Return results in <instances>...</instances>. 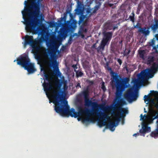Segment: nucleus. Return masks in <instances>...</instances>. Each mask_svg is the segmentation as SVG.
Returning a JSON list of instances; mask_svg holds the SVG:
<instances>
[{"instance_id": "nucleus-1", "label": "nucleus", "mask_w": 158, "mask_h": 158, "mask_svg": "<svg viewBox=\"0 0 158 158\" xmlns=\"http://www.w3.org/2000/svg\"><path fill=\"white\" fill-rule=\"evenodd\" d=\"M84 99L85 105L88 106H91L93 108L92 110H91L88 108L83 109L81 107H80L78 108V111L77 112L75 111L73 108H72L70 110L69 108L68 113L64 114V116L70 115L72 117L76 118L77 117L85 115L86 117L84 119L83 121H93V118L90 117V116L92 115H97L99 117L98 124L99 127H102L106 125V119L109 118L108 114L99 111V105L97 102H93L89 99V98Z\"/></svg>"}, {"instance_id": "nucleus-2", "label": "nucleus", "mask_w": 158, "mask_h": 158, "mask_svg": "<svg viewBox=\"0 0 158 158\" xmlns=\"http://www.w3.org/2000/svg\"><path fill=\"white\" fill-rule=\"evenodd\" d=\"M60 81L58 80L56 81L55 86L57 89L53 91L51 97L53 99V102L55 105L54 109L56 112L64 116V114L68 113L70 107L67 101L62 99L63 98L64 91L61 89V87L63 84V89L65 90L67 89L66 81L62 80L60 82Z\"/></svg>"}, {"instance_id": "nucleus-3", "label": "nucleus", "mask_w": 158, "mask_h": 158, "mask_svg": "<svg viewBox=\"0 0 158 158\" xmlns=\"http://www.w3.org/2000/svg\"><path fill=\"white\" fill-rule=\"evenodd\" d=\"M111 76L112 79L111 81L116 84V97L117 99L119 100L122 92L127 87L126 84L127 83L129 79L127 78L125 79L121 80V77L120 75L113 71L111 72ZM125 103V102L123 100H120L117 102L115 105L114 110L117 111V113L115 115L116 117H118L119 115H121V117H123L124 114H126L128 113L127 108H123L122 106Z\"/></svg>"}, {"instance_id": "nucleus-4", "label": "nucleus", "mask_w": 158, "mask_h": 158, "mask_svg": "<svg viewBox=\"0 0 158 158\" xmlns=\"http://www.w3.org/2000/svg\"><path fill=\"white\" fill-rule=\"evenodd\" d=\"M37 2H33L31 6L25 7L24 11L22 12L23 18L24 20L23 23L26 25V29L27 31H32L33 33H37L40 30V28L36 29V24L33 22V16L39 17L40 16V8L39 1Z\"/></svg>"}, {"instance_id": "nucleus-5", "label": "nucleus", "mask_w": 158, "mask_h": 158, "mask_svg": "<svg viewBox=\"0 0 158 158\" xmlns=\"http://www.w3.org/2000/svg\"><path fill=\"white\" fill-rule=\"evenodd\" d=\"M40 19H38L36 22H35L33 20V22L36 24V29L40 28V30L37 31V33H34V34H36L39 32L38 34H41V37L39 39H33V37L32 36H30L28 35H26L24 37L25 42L24 43V46H26L27 45H30L32 48V51L33 52H38L41 48V46L39 45V44H41L44 40V37H43L44 35V32H43V30L40 28V27H37V26L38 24H39ZM25 27V29L26 31L28 32H31L33 34L32 31H27L26 29V25Z\"/></svg>"}, {"instance_id": "nucleus-6", "label": "nucleus", "mask_w": 158, "mask_h": 158, "mask_svg": "<svg viewBox=\"0 0 158 158\" xmlns=\"http://www.w3.org/2000/svg\"><path fill=\"white\" fill-rule=\"evenodd\" d=\"M16 61L17 64L21 65L24 69L27 70L29 74L34 73L36 71L34 66V64L31 62L30 59L27 55L22 56L15 60L14 62Z\"/></svg>"}, {"instance_id": "nucleus-7", "label": "nucleus", "mask_w": 158, "mask_h": 158, "mask_svg": "<svg viewBox=\"0 0 158 158\" xmlns=\"http://www.w3.org/2000/svg\"><path fill=\"white\" fill-rule=\"evenodd\" d=\"M151 70L150 69H145L142 71L140 73V77L139 78V80L134 79L132 81L134 84L137 86L139 85L142 82L145 81H147L148 78L152 77V76L150 73Z\"/></svg>"}, {"instance_id": "nucleus-8", "label": "nucleus", "mask_w": 158, "mask_h": 158, "mask_svg": "<svg viewBox=\"0 0 158 158\" xmlns=\"http://www.w3.org/2000/svg\"><path fill=\"white\" fill-rule=\"evenodd\" d=\"M58 48V46H57L52 45L50 46V48L48 50V53L51 54V59L49 61H48L47 60H45V63L46 65H47L51 67H52L54 69H57L58 71H59L58 69V64L57 62V61L56 59L53 58L52 57V54Z\"/></svg>"}, {"instance_id": "nucleus-9", "label": "nucleus", "mask_w": 158, "mask_h": 158, "mask_svg": "<svg viewBox=\"0 0 158 158\" xmlns=\"http://www.w3.org/2000/svg\"><path fill=\"white\" fill-rule=\"evenodd\" d=\"M112 37V34L111 32H107L104 34V37L101 42L100 46L97 48L98 53L102 52L104 51L105 46L109 44Z\"/></svg>"}, {"instance_id": "nucleus-10", "label": "nucleus", "mask_w": 158, "mask_h": 158, "mask_svg": "<svg viewBox=\"0 0 158 158\" xmlns=\"http://www.w3.org/2000/svg\"><path fill=\"white\" fill-rule=\"evenodd\" d=\"M45 79L44 81L43 84V86L44 88V91L46 93V94L48 97V94L47 92L52 90L53 88L52 83L50 80H52V78L50 77L48 74L44 75Z\"/></svg>"}, {"instance_id": "nucleus-11", "label": "nucleus", "mask_w": 158, "mask_h": 158, "mask_svg": "<svg viewBox=\"0 0 158 158\" xmlns=\"http://www.w3.org/2000/svg\"><path fill=\"white\" fill-rule=\"evenodd\" d=\"M137 96V94L132 89L127 90L124 95V98L130 102H131L133 100H136Z\"/></svg>"}, {"instance_id": "nucleus-12", "label": "nucleus", "mask_w": 158, "mask_h": 158, "mask_svg": "<svg viewBox=\"0 0 158 158\" xmlns=\"http://www.w3.org/2000/svg\"><path fill=\"white\" fill-rule=\"evenodd\" d=\"M97 5L95 6L94 8L92 9L90 8H88L86 9V11L87 15H89L88 17H90L93 14L95 13L100 8L101 5V3L98 2L97 3Z\"/></svg>"}, {"instance_id": "nucleus-13", "label": "nucleus", "mask_w": 158, "mask_h": 158, "mask_svg": "<svg viewBox=\"0 0 158 158\" xmlns=\"http://www.w3.org/2000/svg\"><path fill=\"white\" fill-rule=\"evenodd\" d=\"M89 86H87L86 88L82 91L79 94L81 96H83L85 99L89 98Z\"/></svg>"}, {"instance_id": "nucleus-14", "label": "nucleus", "mask_w": 158, "mask_h": 158, "mask_svg": "<svg viewBox=\"0 0 158 158\" xmlns=\"http://www.w3.org/2000/svg\"><path fill=\"white\" fill-rule=\"evenodd\" d=\"M154 23L152 24L150 27L153 33H155L158 29V20L156 18H154Z\"/></svg>"}, {"instance_id": "nucleus-15", "label": "nucleus", "mask_w": 158, "mask_h": 158, "mask_svg": "<svg viewBox=\"0 0 158 158\" xmlns=\"http://www.w3.org/2000/svg\"><path fill=\"white\" fill-rule=\"evenodd\" d=\"M65 27L69 29H73L75 26V23L74 21H68L65 24Z\"/></svg>"}, {"instance_id": "nucleus-16", "label": "nucleus", "mask_w": 158, "mask_h": 158, "mask_svg": "<svg viewBox=\"0 0 158 158\" xmlns=\"http://www.w3.org/2000/svg\"><path fill=\"white\" fill-rule=\"evenodd\" d=\"M156 123V128L153 131H152L150 134V136L154 138H157L158 137V120H157Z\"/></svg>"}, {"instance_id": "nucleus-17", "label": "nucleus", "mask_w": 158, "mask_h": 158, "mask_svg": "<svg viewBox=\"0 0 158 158\" xmlns=\"http://www.w3.org/2000/svg\"><path fill=\"white\" fill-rule=\"evenodd\" d=\"M138 51L140 58L143 60H144L146 58V52L145 50H139Z\"/></svg>"}, {"instance_id": "nucleus-18", "label": "nucleus", "mask_w": 158, "mask_h": 158, "mask_svg": "<svg viewBox=\"0 0 158 158\" xmlns=\"http://www.w3.org/2000/svg\"><path fill=\"white\" fill-rule=\"evenodd\" d=\"M149 27L147 28L146 27L141 28L139 30V31L145 35H147L149 34L150 31H149Z\"/></svg>"}, {"instance_id": "nucleus-19", "label": "nucleus", "mask_w": 158, "mask_h": 158, "mask_svg": "<svg viewBox=\"0 0 158 158\" xmlns=\"http://www.w3.org/2000/svg\"><path fill=\"white\" fill-rule=\"evenodd\" d=\"M149 27L147 28L146 27L141 28L139 30V31L145 35H147L149 34L150 31H149Z\"/></svg>"}, {"instance_id": "nucleus-20", "label": "nucleus", "mask_w": 158, "mask_h": 158, "mask_svg": "<svg viewBox=\"0 0 158 158\" xmlns=\"http://www.w3.org/2000/svg\"><path fill=\"white\" fill-rule=\"evenodd\" d=\"M116 126V125L115 123L112 122H109L108 124L106 125V127L112 131H113L114 130V127Z\"/></svg>"}, {"instance_id": "nucleus-21", "label": "nucleus", "mask_w": 158, "mask_h": 158, "mask_svg": "<svg viewBox=\"0 0 158 158\" xmlns=\"http://www.w3.org/2000/svg\"><path fill=\"white\" fill-rule=\"evenodd\" d=\"M76 73V77L77 78L81 77L83 76L84 74L81 69H78L77 70H75Z\"/></svg>"}, {"instance_id": "nucleus-22", "label": "nucleus", "mask_w": 158, "mask_h": 158, "mask_svg": "<svg viewBox=\"0 0 158 158\" xmlns=\"http://www.w3.org/2000/svg\"><path fill=\"white\" fill-rule=\"evenodd\" d=\"M80 29L81 31L79 33V34L81 36L82 38H83L85 36L83 34V33H86L87 31L88 30L87 28H85L82 26H81Z\"/></svg>"}, {"instance_id": "nucleus-23", "label": "nucleus", "mask_w": 158, "mask_h": 158, "mask_svg": "<svg viewBox=\"0 0 158 158\" xmlns=\"http://www.w3.org/2000/svg\"><path fill=\"white\" fill-rule=\"evenodd\" d=\"M154 60V57L152 55H149L148 56V60L147 61V64H151Z\"/></svg>"}, {"instance_id": "nucleus-24", "label": "nucleus", "mask_w": 158, "mask_h": 158, "mask_svg": "<svg viewBox=\"0 0 158 158\" xmlns=\"http://www.w3.org/2000/svg\"><path fill=\"white\" fill-rule=\"evenodd\" d=\"M142 128L147 132H149L151 131L150 127H148L147 125L145 123H143V124Z\"/></svg>"}, {"instance_id": "nucleus-25", "label": "nucleus", "mask_w": 158, "mask_h": 158, "mask_svg": "<svg viewBox=\"0 0 158 158\" xmlns=\"http://www.w3.org/2000/svg\"><path fill=\"white\" fill-rule=\"evenodd\" d=\"M77 117H78L77 119H78V121H80L81 120H82V121L83 123H86L87 122H94V118H93V121H83V120H84V119H85L86 117V116L85 115H82L80 116Z\"/></svg>"}, {"instance_id": "nucleus-26", "label": "nucleus", "mask_w": 158, "mask_h": 158, "mask_svg": "<svg viewBox=\"0 0 158 158\" xmlns=\"http://www.w3.org/2000/svg\"><path fill=\"white\" fill-rule=\"evenodd\" d=\"M158 69V64H156L155 63H154L152 64V67H151V69L152 72H155Z\"/></svg>"}, {"instance_id": "nucleus-27", "label": "nucleus", "mask_w": 158, "mask_h": 158, "mask_svg": "<svg viewBox=\"0 0 158 158\" xmlns=\"http://www.w3.org/2000/svg\"><path fill=\"white\" fill-rule=\"evenodd\" d=\"M131 14L132 15H130L128 19H130V21L134 23L135 22V14L133 12Z\"/></svg>"}, {"instance_id": "nucleus-28", "label": "nucleus", "mask_w": 158, "mask_h": 158, "mask_svg": "<svg viewBox=\"0 0 158 158\" xmlns=\"http://www.w3.org/2000/svg\"><path fill=\"white\" fill-rule=\"evenodd\" d=\"M86 17V16L84 15H82L80 17L79 20V23L82 22L84 23V20Z\"/></svg>"}, {"instance_id": "nucleus-29", "label": "nucleus", "mask_w": 158, "mask_h": 158, "mask_svg": "<svg viewBox=\"0 0 158 158\" xmlns=\"http://www.w3.org/2000/svg\"><path fill=\"white\" fill-rule=\"evenodd\" d=\"M131 52L130 49H127L125 48L124 51L123 55L124 56H127Z\"/></svg>"}, {"instance_id": "nucleus-30", "label": "nucleus", "mask_w": 158, "mask_h": 158, "mask_svg": "<svg viewBox=\"0 0 158 158\" xmlns=\"http://www.w3.org/2000/svg\"><path fill=\"white\" fill-rule=\"evenodd\" d=\"M101 88L102 89L103 92H105L106 90V88L105 85V83L104 82H102L101 85Z\"/></svg>"}, {"instance_id": "nucleus-31", "label": "nucleus", "mask_w": 158, "mask_h": 158, "mask_svg": "<svg viewBox=\"0 0 158 158\" xmlns=\"http://www.w3.org/2000/svg\"><path fill=\"white\" fill-rule=\"evenodd\" d=\"M109 64L108 63H106V66H105V68H106L108 70H111V67H109Z\"/></svg>"}, {"instance_id": "nucleus-32", "label": "nucleus", "mask_w": 158, "mask_h": 158, "mask_svg": "<svg viewBox=\"0 0 158 158\" xmlns=\"http://www.w3.org/2000/svg\"><path fill=\"white\" fill-rule=\"evenodd\" d=\"M139 132L140 133H142L143 134V135L144 136H145V133L147 132L145 131L143 129H140L139 131Z\"/></svg>"}, {"instance_id": "nucleus-33", "label": "nucleus", "mask_w": 158, "mask_h": 158, "mask_svg": "<svg viewBox=\"0 0 158 158\" xmlns=\"http://www.w3.org/2000/svg\"><path fill=\"white\" fill-rule=\"evenodd\" d=\"M72 67L74 69V71L75 72V70H76L77 69V64H73L72 66Z\"/></svg>"}, {"instance_id": "nucleus-34", "label": "nucleus", "mask_w": 158, "mask_h": 158, "mask_svg": "<svg viewBox=\"0 0 158 158\" xmlns=\"http://www.w3.org/2000/svg\"><path fill=\"white\" fill-rule=\"evenodd\" d=\"M135 28H141L140 26V24L139 23H137L135 27Z\"/></svg>"}, {"instance_id": "nucleus-35", "label": "nucleus", "mask_w": 158, "mask_h": 158, "mask_svg": "<svg viewBox=\"0 0 158 158\" xmlns=\"http://www.w3.org/2000/svg\"><path fill=\"white\" fill-rule=\"evenodd\" d=\"M117 61L119 63L120 65H121L122 64V61L120 59H118Z\"/></svg>"}, {"instance_id": "nucleus-36", "label": "nucleus", "mask_w": 158, "mask_h": 158, "mask_svg": "<svg viewBox=\"0 0 158 158\" xmlns=\"http://www.w3.org/2000/svg\"><path fill=\"white\" fill-rule=\"evenodd\" d=\"M146 117V114H144V116H143V115H142V114H141V115H140V117H141V120L142 119V120H144V117Z\"/></svg>"}, {"instance_id": "nucleus-37", "label": "nucleus", "mask_w": 158, "mask_h": 158, "mask_svg": "<svg viewBox=\"0 0 158 158\" xmlns=\"http://www.w3.org/2000/svg\"><path fill=\"white\" fill-rule=\"evenodd\" d=\"M76 87L77 88H78V87H79L80 88H81V87L80 85V84L79 82H78L77 83V85L76 86Z\"/></svg>"}, {"instance_id": "nucleus-38", "label": "nucleus", "mask_w": 158, "mask_h": 158, "mask_svg": "<svg viewBox=\"0 0 158 158\" xmlns=\"http://www.w3.org/2000/svg\"><path fill=\"white\" fill-rule=\"evenodd\" d=\"M76 10L77 13L79 14L80 13L81 10L79 9H76Z\"/></svg>"}, {"instance_id": "nucleus-39", "label": "nucleus", "mask_w": 158, "mask_h": 158, "mask_svg": "<svg viewBox=\"0 0 158 158\" xmlns=\"http://www.w3.org/2000/svg\"><path fill=\"white\" fill-rule=\"evenodd\" d=\"M96 43H95V44H93V45L92 46V48H95V49H97V48H96Z\"/></svg>"}, {"instance_id": "nucleus-40", "label": "nucleus", "mask_w": 158, "mask_h": 158, "mask_svg": "<svg viewBox=\"0 0 158 158\" xmlns=\"http://www.w3.org/2000/svg\"><path fill=\"white\" fill-rule=\"evenodd\" d=\"M61 20L60 21H62L63 20H64V21L65 20V19H66V17L65 16H64V17H61Z\"/></svg>"}, {"instance_id": "nucleus-41", "label": "nucleus", "mask_w": 158, "mask_h": 158, "mask_svg": "<svg viewBox=\"0 0 158 158\" xmlns=\"http://www.w3.org/2000/svg\"><path fill=\"white\" fill-rule=\"evenodd\" d=\"M118 28V26L117 25H116L115 26H114L113 27V30H115L116 29H117Z\"/></svg>"}, {"instance_id": "nucleus-42", "label": "nucleus", "mask_w": 158, "mask_h": 158, "mask_svg": "<svg viewBox=\"0 0 158 158\" xmlns=\"http://www.w3.org/2000/svg\"><path fill=\"white\" fill-rule=\"evenodd\" d=\"M119 43L121 45V47H122L123 46V40H121L119 42Z\"/></svg>"}, {"instance_id": "nucleus-43", "label": "nucleus", "mask_w": 158, "mask_h": 158, "mask_svg": "<svg viewBox=\"0 0 158 158\" xmlns=\"http://www.w3.org/2000/svg\"><path fill=\"white\" fill-rule=\"evenodd\" d=\"M139 135V133L135 134L133 135V136H135V137H136Z\"/></svg>"}, {"instance_id": "nucleus-44", "label": "nucleus", "mask_w": 158, "mask_h": 158, "mask_svg": "<svg viewBox=\"0 0 158 158\" xmlns=\"http://www.w3.org/2000/svg\"><path fill=\"white\" fill-rule=\"evenodd\" d=\"M144 99H146L147 98H148V95H145L144 96Z\"/></svg>"}, {"instance_id": "nucleus-45", "label": "nucleus", "mask_w": 158, "mask_h": 158, "mask_svg": "<svg viewBox=\"0 0 158 158\" xmlns=\"http://www.w3.org/2000/svg\"><path fill=\"white\" fill-rule=\"evenodd\" d=\"M155 37H156L157 40H158V34H156V35ZM157 46H158V44Z\"/></svg>"}, {"instance_id": "nucleus-46", "label": "nucleus", "mask_w": 158, "mask_h": 158, "mask_svg": "<svg viewBox=\"0 0 158 158\" xmlns=\"http://www.w3.org/2000/svg\"><path fill=\"white\" fill-rule=\"evenodd\" d=\"M101 109H102L103 108H105V107L103 106H101L100 107H99Z\"/></svg>"}, {"instance_id": "nucleus-47", "label": "nucleus", "mask_w": 158, "mask_h": 158, "mask_svg": "<svg viewBox=\"0 0 158 158\" xmlns=\"http://www.w3.org/2000/svg\"><path fill=\"white\" fill-rule=\"evenodd\" d=\"M156 107V108L158 109V102H157L156 104L155 105Z\"/></svg>"}, {"instance_id": "nucleus-48", "label": "nucleus", "mask_w": 158, "mask_h": 158, "mask_svg": "<svg viewBox=\"0 0 158 158\" xmlns=\"http://www.w3.org/2000/svg\"><path fill=\"white\" fill-rule=\"evenodd\" d=\"M152 44H150V45H154V42L152 40Z\"/></svg>"}, {"instance_id": "nucleus-49", "label": "nucleus", "mask_w": 158, "mask_h": 158, "mask_svg": "<svg viewBox=\"0 0 158 158\" xmlns=\"http://www.w3.org/2000/svg\"><path fill=\"white\" fill-rule=\"evenodd\" d=\"M113 4H109V6H110V7H111V6H113Z\"/></svg>"}, {"instance_id": "nucleus-50", "label": "nucleus", "mask_w": 158, "mask_h": 158, "mask_svg": "<svg viewBox=\"0 0 158 158\" xmlns=\"http://www.w3.org/2000/svg\"><path fill=\"white\" fill-rule=\"evenodd\" d=\"M117 121L118 122L119 121H120L119 118H118V119H117Z\"/></svg>"}, {"instance_id": "nucleus-51", "label": "nucleus", "mask_w": 158, "mask_h": 158, "mask_svg": "<svg viewBox=\"0 0 158 158\" xmlns=\"http://www.w3.org/2000/svg\"><path fill=\"white\" fill-rule=\"evenodd\" d=\"M151 93L152 92H153L154 93H155V92L154 91V90H152V91H151Z\"/></svg>"}, {"instance_id": "nucleus-52", "label": "nucleus", "mask_w": 158, "mask_h": 158, "mask_svg": "<svg viewBox=\"0 0 158 158\" xmlns=\"http://www.w3.org/2000/svg\"><path fill=\"white\" fill-rule=\"evenodd\" d=\"M52 102L53 103V101L52 102L51 100H49V103H51Z\"/></svg>"}, {"instance_id": "nucleus-53", "label": "nucleus", "mask_w": 158, "mask_h": 158, "mask_svg": "<svg viewBox=\"0 0 158 158\" xmlns=\"http://www.w3.org/2000/svg\"><path fill=\"white\" fill-rule=\"evenodd\" d=\"M40 58V57H39V56H37V59H38H38H39Z\"/></svg>"}, {"instance_id": "nucleus-54", "label": "nucleus", "mask_w": 158, "mask_h": 158, "mask_svg": "<svg viewBox=\"0 0 158 158\" xmlns=\"http://www.w3.org/2000/svg\"><path fill=\"white\" fill-rule=\"evenodd\" d=\"M124 121H123L122 122V124H124Z\"/></svg>"}, {"instance_id": "nucleus-55", "label": "nucleus", "mask_w": 158, "mask_h": 158, "mask_svg": "<svg viewBox=\"0 0 158 158\" xmlns=\"http://www.w3.org/2000/svg\"><path fill=\"white\" fill-rule=\"evenodd\" d=\"M27 2L26 1H25V3H26Z\"/></svg>"}, {"instance_id": "nucleus-56", "label": "nucleus", "mask_w": 158, "mask_h": 158, "mask_svg": "<svg viewBox=\"0 0 158 158\" xmlns=\"http://www.w3.org/2000/svg\"><path fill=\"white\" fill-rule=\"evenodd\" d=\"M45 55H46V56H47V54H45Z\"/></svg>"}]
</instances>
